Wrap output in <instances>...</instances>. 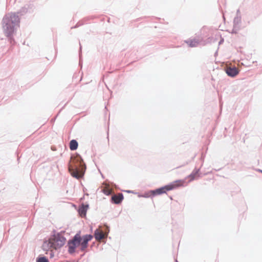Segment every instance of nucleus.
Masks as SVG:
<instances>
[{
    "label": "nucleus",
    "mask_w": 262,
    "mask_h": 262,
    "mask_svg": "<svg viewBox=\"0 0 262 262\" xmlns=\"http://www.w3.org/2000/svg\"><path fill=\"white\" fill-rule=\"evenodd\" d=\"M102 192L106 195H109L112 193V189L108 185H105L102 189Z\"/></svg>",
    "instance_id": "nucleus-16"
},
{
    "label": "nucleus",
    "mask_w": 262,
    "mask_h": 262,
    "mask_svg": "<svg viewBox=\"0 0 262 262\" xmlns=\"http://www.w3.org/2000/svg\"><path fill=\"white\" fill-rule=\"evenodd\" d=\"M258 171H259L260 172L262 173V170L258 169Z\"/></svg>",
    "instance_id": "nucleus-18"
},
{
    "label": "nucleus",
    "mask_w": 262,
    "mask_h": 262,
    "mask_svg": "<svg viewBox=\"0 0 262 262\" xmlns=\"http://www.w3.org/2000/svg\"><path fill=\"white\" fill-rule=\"evenodd\" d=\"M187 43L190 47H196L199 43V40L197 39H192L187 41Z\"/></svg>",
    "instance_id": "nucleus-13"
},
{
    "label": "nucleus",
    "mask_w": 262,
    "mask_h": 262,
    "mask_svg": "<svg viewBox=\"0 0 262 262\" xmlns=\"http://www.w3.org/2000/svg\"><path fill=\"white\" fill-rule=\"evenodd\" d=\"M50 238L53 245V249L56 250L61 248L66 243V238L59 234L54 235Z\"/></svg>",
    "instance_id": "nucleus-3"
},
{
    "label": "nucleus",
    "mask_w": 262,
    "mask_h": 262,
    "mask_svg": "<svg viewBox=\"0 0 262 262\" xmlns=\"http://www.w3.org/2000/svg\"><path fill=\"white\" fill-rule=\"evenodd\" d=\"M199 169H195L193 170V171L191 172V173L188 176V178L189 179V182H191L194 180L195 179L197 178L199 176Z\"/></svg>",
    "instance_id": "nucleus-11"
},
{
    "label": "nucleus",
    "mask_w": 262,
    "mask_h": 262,
    "mask_svg": "<svg viewBox=\"0 0 262 262\" xmlns=\"http://www.w3.org/2000/svg\"><path fill=\"white\" fill-rule=\"evenodd\" d=\"M226 72L227 74L231 77H234L238 73V69L235 67H228L226 68Z\"/></svg>",
    "instance_id": "nucleus-9"
},
{
    "label": "nucleus",
    "mask_w": 262,
    "mask_h": 262,
    "mask_svg": "<svg viewBox=\"0 0 262 262\" xmlns=\"http://www.w3.org/2000/svg\"><path fill=\"white\" fill-rule=\"evenodd\" d=\"M42 247L44 251H47L50 250L51 251V256L52 257L53 256L52 252L53 249V245L52 244L51 238H50L48 241L44 242Z\"/></svg>",
    "instance_id": "nucleus-8"
},
{
    "label": "nucleus",
    "mask_w": 262,
    "mask_h": 262,
    "mask_svg": "<svg viewBox=\"0 0 262 262\" xmlns=\"http://www.w3.org/2000/svg\"><path fill=\"white\" fill-rule=\"evenodd\" d=\"M78 147V143L75 140H72L70 143V148L72 150H76Z\"/></svg>",
    "instance_id": "nucleus-15"
},
{
    "label": "nucleus",
    "mask_w": 262,
    "mask_h": 262,
    "mask_svg": "<svg viewBox=\"0 0 262 262\" xmlns=\"http://www.w3.org/2000/svg\"><path fill=\"white\" fill-rule=\"evenodd\" d=\"M37 262H49L45 257H40L37 259Z\"/></svg>",
    "instance_id": "nucleus-17"
},
{
    "label": "nucleus",
    "mask_w": 262,
    "mask_h": 262,
    "mask_svg": "<svg viewBox=\"0 0 262 262\" xmlns=\"http://www.w3.org/2000/svg\"><path fill=\"white\" fill-rule=\"evenodd\" d=\"M170 191L168 185H165L164 187L158 188L156 190H150L145 194V197H150L156 195H160L166 193L167 191Z\"/></svg>",
    "instance_id": "nucleus-5"
},
{
    "label": "nucleus",
    "mask_w": 262,
    "mask_h": 262,
    "mask_svg": "<svg viewBox=\"0 0 262 262\" xmlns=\"http://www.w3.org/2000/svg\"><path fill=\"white\" fill-rule=\"evenodd\" d=\"M19 18L15 14H6L3 19V28L5 34L9 36L14 32V28L18 26Z\"/></svg>",
    "instance_id": "nucleus-1"
},
{
    "label": "nucleus",
    "mask_w": 262,
    "mask_h": 262,
    "mask_svg": "<svg viewBox=\"0 0 262 262\" xmlns=\"http://www.w3.org/2000/svg\"><path fill=\"white\" fill-rule=\"evenodd\" d=\"M93 238L92 235H85L81 238V240L82 241L80 242V246L81 250L82 251L84 250L88 247V243Z\"/></svg>",
    "instance_id": "nucleus-6"
},
{
    "label": "nucleus",
    "mask_w": 262,
    "mask_h": 262,
    "mask_svg": "<svg viewBox=\"0 0 262 262\" xmlns=\"http://www.w3.org/2000/svg\"><path fill=\"white\" fill-rule=\"evenodd\" d=\"M87 206L82 205L79 209L78 212L81 216H84L86 215Z\"/></svg>",
    "instance_id": "nucleus-14"
},
{
    "label": "nucleus",
    "mask_w": 262,
    "mask_h": 262,
    "mask_svg": "<svg viewBox=\"0 0 262 262\" xmlns=\"http://www.w3.org/2000/svg\"><path fill=\"white\" fill-rule=\"evenodd\" d=\"M81 241V236L79 234H77L73 240L68 243L69 253H73L75 252L76 248L80 246Z\"/></svg>",
    "instance_id": "nucleus-4"
},
{
    "label": "nucleus",
    "mask_w": 262,
    "mask_h": 262,
    "mask_svg": "<svg viewBox=\"0 0 262 262\" xmlns=\"http://www.w3.org/2000/svg\"><path fill=\"white\" fill-rule=\"evenodd\" d=\"M123 199V195L122 193L115 194L112 196V201L115 204L120 203Z\"/></svg>",
    "instance_id": "nucleus-10"
},
{
    "label": "nucleus",
    "mask_w": 262,
    "mask_h": 262,
    "mask_svg": "<svg viewBox=\"0 0 262 262\" xmlns=\"http://www.w3.org/2000/svg\"><path fill=\"white\" fill-rule=\"evenodd\" d=\"M84 162L79 155L72 157L69 166V170L72 176L76 178H80L82 175L80 171L83 169Z\"/></svg>",
    "instance_id": "nucleus-2"
},
{
    "label": "nucleus",
    "mask_w": 262,
    "mask_h": 262,
    "mask_svg": "<svg viewBox=\"0 0 262 262\" xmlns=\"http://www.w3.org/2000/svg\"><path fill=\"white\" fill-rule=\"evenodd\" d=\"M170 190L184 186L185 185V181L183 180H176L168 185Z\"/></svg>",
    "instance_id": "nucleus-7"
},
{
    "label": "nucleus",
    "mask_w": 262,
    "mask_h": 262,
    "mask_svg": "<svg viewBox=\"0 0 262 262\" xmlns=\"http://www.w3.org/2000/svg\"><path fill=\"white\" fill-rule=\"evenodd\" d=\"M104 234L102 231L97 229L95 232V237L96 240L100 241L104 238Z\"/></svg>",
    "instance_id": "nucleus-12"
}]
</instances>
